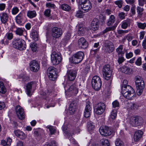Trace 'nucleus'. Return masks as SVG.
<instances>
[{
    "mask_svg": "<svg viewBox=\"0 0 146 146\" xmlns=\"http://www.w3.org/2000/svg\"><path fill=\"white\" fill-rule=\"evenodd\" d=\"M34 84L33 82H31L27 84L26 86V91L28 95L30 96L32 86Z\"/></svg>",
    "mask_w": 146,
    "mask_h": 146,
    "instance_id": "obj_28",
    "label": "nucleus"
},
{
    "mask_svg": "<svg viewBox=\"0 0 146 146\" xmlns=\"http://www.w3.org/2000/svg\"><path fill=\"white\" fill-rule=\"evenodd\" d=\"M115 16L113 15H111L107 23V25L108 26L111 25L115 22Z\"/></svg>",
    "mask_w": 146,
    "mask_h": 146,
    "instance_id": "obj_30",
    "label": "nucleus"
},
{
    "mask_svg": "<svg viewBox=\"0 0 146 146\" xmlns=\"http://www.w3.org/2000/svg\"><path fill=\"white\" fill-rule=\"evenodd\" d=\"M51 102H52V100H51ZM49 104V105H47L46 106V108H49V107H54L55 106V103L53 101L52 102V103H49V102H47Z\"/></svg>",
    "mask_w": 146,
    "mask_h": 146,
    "instance_id": "obj_59",
    "label": "nucleus"
},
{
    "mask_svg": "<svg viewBox=\"0 0 146 146\" xmlns=\"http://www.w3.org/2000/svg\"><path fill=\"white\" fill-rule=\"evenodd\" d=\"M112 105L113 108L117 107L119 106V103L117 100H115L112 102Z\"/></svg>",
    "mask_w": 146,
    "mask_h": 146,
    "instance_id": "obj_50",
    "label": "nucleus"
},
{
    "mask_svg": "<svg viewBox=\"0 0 146 146\" xmlns=\"http://www.w3.org/2000/svg\"><path fill=\"white\" fill-rule=\"evenodd\" d=\"M77 104V101L76 100L73 101L70 103L69 109V111L70 114H72L75 112Z\"/></svg>",
    "mask_w": 146,
    "mask_h": 146,
    "instance_id": "obj_20",
    "label": "nucleus"
},
{
    "mask_svg": "<svg viewBox=\"0 0 146 146\" xmlns=\"http://www.w3.org/2000/svg\"><path fill=\"white\" fill-rule=\"evenodd\" d=\"M31 35L33 40L35 41H37L38 39V35L37 32L33 31L32 32Z\"/></svg>",
    "mask_w": 146,
    "mask_h": 146,
    "instance_id": "obj_41",
    "label": "nucleus"
},
{
    "mask_svg": "<svg viewBox=\"0 0 146 146\" xmlns=\"http://www.w3.org/2000/svg\"><path fill=\"white\" fill-rule=\"evenodd\" d=\"M46 127L49 129L51 135H53L54 134L55 132V129L53 126H47Z\"/></svg>",
    "mask_w": 146,
    "mask_h": 146,
    "instance_id": "obj_45",
    "label": "nucleus"
},
{
    "mask_svg": "<svg viewBox=\"0 0 146 146\" xmlns=\"http://www.w3.org/2000/svg\"><path fill=\"white\" fill-rule=\"evenodd\" d=\"M76 17L78 18H82V13L81 11H78L76 13Z\"/></svg>",
    "mask_w": 146,
    "mask_h": 146,
    "instance_id": "obj_56",
    "label": "nucleus"
},
{
    "mask_svg": "<svg viewBox=\"0 0 146 146\" xmlns=\"http://www.w3.org/2000/svg\"><path fill=\"white\" fill-rule=\"evenodd\" d=\"M137 125L139 126L141 125L143 123V118L141 117L138 116L134 117Z\"/></svg>",
    "mask_w": 146,
    "mask_h": 146,
    "instance_id": "obj_27",
    "label": "nucleus"
},
{
    "mask_svg": "<svg viewBox=\"0 0 146 146\" xmlns=\"http://www.w3.org/2000/svg\"><path fill=\"white\" fill-rule=\"evenodd\" d=\"M12 44L13 47L20 50H24L26 48L25 41L21 39H14Z\"/></svg>",
    "mask_w": 146,
    "mask_h": 146,
    "instance_id": "obj_3",
    "label": "nucleus"
},
{
    "mask_svg": "<svg viewBox=\"0 0 146 146\" xmlns=\"http://www.w3.org/2000/svg\"><path fill=\"white\" fill-rule=\"evenodd\" d=\"M14 133L16 136L22 140L25 139L27 137V135L19 129L14 130Z\"/></svg>",
    "mask_w": 146,
    "mask_h": 146,
    "instance_id": "obj_18",
    "label": "nucleus"
},
{
    "mask_svg": "<svg viewBox=\"0 0 146 146\" xmlns=\"http://www.w3.org/2000/svg\"><path fill=\"white\" fill-rule=\"evenodd\" d=\"M129 22L128 21L125 20L123 21L122 23L121 27L123 29H126L128 27Z\"/></svg>",
    "mask_w": 146,
    "mask_h": 146,
    "instance_id": "obj_44",
    "label": "nucleus"
},
{
    "mask_svg": "<svg viewBox=\"0 0 146 146\" xmlns=\"http://www.w3.org/2000/svg\"><path fill=\"white\" fill-rule=\"evenodd\" d=\"M62 60L61 54L57 53L55 51H53L51 55V60L52 63L54 65L59 64Z\"/></svg>",
    "mask_w": 146,
    "mask_h": 146,
    "instance_id": "obj_5",
    "label": "nucleus"
},
{
    "mask_svg": "<svg viewBox=\"0 0 146 146\" xmlns=\"http://www.w3.org/2000/svg\"><path fill=\"white\" fill-rule=\"evenodd\" d=\"M92 87L96 90H98L102 86V81L100 78L98 76H95L92 78Z\"/></svg>",
    "mask_w": 146,
    "mask_h": 146,
    "instance_id": "obj_4",
    "label": "nucleus"
},
{
    "mask_svg": "<svg viewBox=\"0 0 146 146\" xmlns=\"http://www.w3.org/2000/svg\"><path fill=\"white\" fill-rule=\"evenodd\" d=\"M30 68L31 70L34 72H36L39 69V66L38 63L36 61H32L30 63Z\"/></svg>",
    "mask_w": 146,
    "mask_h": 146,
    "instance_id": "obj_19",
    "label": "nucleus"
},
{
    "mask_svg": "<svg viewBox=\"0 0 146 146\" xmlns=\"http://www.w3.org/2000/svg\"><path fill=\"white\" fill-rule=\"evenodd\" d=\"M129 123L130 125L133 127L137 126L134 117L131 118L130 120Z\"/></svg>",
    "mask_w": 146,
    "mask_h": 146,
    "instance_id": "obj_42",
    "label": "nucleus"
},
{
    "mask_svg": "<svg viewBox=\"0 0 146 146\" xmlns=\"http://www.w3.org/2000/svg\"><path fill=\"white\" fill-rule=\"evenodd\" d=\"M144 9L143 8L138 6L137 8V13L138 17L140 18L143 14Z\"/></svg>",
    "mask_w": 146,
    "mask_h": 146,
    "instance_id": "obj_36",
    "label": "nucleus"
},
{
    "mask_svg": "<svg viewBox=\"0 0 146 146\" xmlns=\"http://www.w3.org/2000/svg\"><path fill=\"white\" fill-rule=\"evenodd\" d=\"M145 0H139V5L143 6L144 4Z\"/></svg>",
    "mask_w": 146,
    "mask_h": 146,
    "instance_id": "obj_63",
    "label": "nucleus"
},
{
    "mask_svg": "<svg viewBox=\"0 0 146 146\" xmlns=\"http://www.w3.org/2000/svg\"><path fill=\"white\" fill-rule=\"evenodd\" d=\"M121 90V92L123 96L128 100H132L135 94L134 90L129 86H122Z\"/></svg>",
    "mask_w": 146,
    "mask_h": 146,
    "instance_id": "obj_1",
    "label": "nucleus"
},
{
    "mask_svg": "<svg viewBox=\"0 0 146 146\" xmlns=\"http://www.w3.org/2000/svg\"><path fill=\"white\" fill-rule=\"evenodd\" d=\"M117 110L116 109L112 110L110 115V118L112 119H114L117 116Z\"/></svg>",
    "mask_w": 146,
    "mask_h": 146,
    "instance_id": "obj_40",
    "label": "nucleus"
},
{
    "mask_svg": "<svg viewBox=\"0 0 146 146\" xmlns=\"http://www.w3.org/2000/svg\"><path fill=\"white\" fill-rule=\"evenodd\" d=\"M92 112V108L90 105V102H87L84 113V115L86 118L89 117Z\"/></svg>",
    "mask_w": 146,
    "mask_h": 146,
    "instance_id": "obj_15",
    "label": "nucleus"
},
{
    "mask_svg": "<svg viewBox=\"0 0 146 146\" xmlns=\"http://www.w3.org/2000/svg\"><path fill=\"white\" fill-rule=\"evenodd\" d=\"M16 113L18 117L21 120L23 119L25 117L24 110L20 106H17L15 107Z\"/></svg>",
    "mask_w": 146,
    "mask_h": 146,
    "instance_id": "obj_13",
    "label": "nucleus"
},
{
    "mask_svg": "<svg viewBox=\"0 0 146 146\" xmlns=\"http://www.w3.org/2000/svg\"><path fill=\"white\" fill-rule=\"evenodd\" d=\"M137 25L139 28L142 29H144L146 27V24L145 23H137Z\"/></svg>",
    "mask_w": 146,
    "mask_h": 146,
    "instance_id": "obj_48",
    "label": "nucleus"
},
{
    "mask_svg": "<svg viewBox=\"0 0 146 146\" xmlns=\"http://www.w3.org/2000/svg\"><path fill=\"white\" fill-rule=\"evenodd\" d=\"M104 49L105 52L110 53L114 51V46L113 44L111 42H106L104 44Z\"/></svg>",
    "mask_w": 146,
    "mask_h": 146,
    "instance_id": "obj_14",
    "label": "nucleus"
},
{
    "mask_svg": "<svg viewBox=\"0 0 146 146\" xmlns=\"http://www.w3.org/2000/svg\"><path fill=\"white\" fill-rule=\"evenodd\" d=\"M47 73L48 77L50 80H55L57 78L56 69L53 67H49L47 70Z\"/></svg>",
    "mask_w": 146,
    "mask_h": 146,
    "instance_id": "obj_10",
    "label": "nucleus"
},
{
    "mask_svg": "<svg viewBox=\"0 0 146 146\" xmlns=\"http://www.w3.org/2000/svg\"><path fill=\"white\" fill-rule=\"evenodd\" d=\"M99 21L98 19H94L91 25L92 29L94 31L97 30L99 26Z\"/></svg>",
    "mask_w": 146,
    "mask_h": 146,
    "instance_id": "obj_22",
    "label": "nucleus"
},
{
    "mask_svg": "<svg viewBox=\"0 0 146 146\" xmlns=\"http://www.w3.org/2000/svg\"><path fill=\"white\" fill-rule=\"evenodd\" d=\"M19 9L17 7H15L13 8L12 9V13L13 15H16L17 14L19 11Z\"/></svg>",
    "mask_w": 146,
    "mask_h": 146,
    "instance_id": "obj_51",
    "label": "nucleus"
},
{
    "mask_svg": "<svg viewBox=\"0 0 146 146\" xmlns=\"http://www.w3.org/2000/svg\"><path fill=\"white\" fill-rule=\"evenodd\" d=\"M81 7L82 9L84 11L86 12L88 11L92 8V4L90 1H87L84 5H81Z\"/></svg>",
    "mask_w": 146,
    "mask_h": 146,
    "instance_id": "obj_25",
    "label": "nucleus"
},
{
    "mask_svg": "<svg viewBox=\"0 0 146 146\" xmlns=\"http://www.w3.org/2000/svg\"><path fill=\"white\" fill-rule=\"evenodd\" d=\"M102 146H109V143L108 140L106 139H102L101 141Z\"/></svg>",
    "mask_w": 146,
    "mask_h": 146,
    "instance_id": "obj_39",
    "label": "nucleus"
},
{
    "mask_svg": "<svg viewBox=\"0 0 146 146\" xmlns=\"http://www.w3.org/2000/svg\"><path fill=\"white\" fill-rule=\"evenodd\" d=\"M8 16L7 14L5 13H3L1 14L0 16L1 20L3 23H5L8 21Z\"/></svg>",
    "mask_w": 146,
    "mask_h": 146,
    "instance_id": "obj_26",
    "label": "nucleus"
},
{
    "mask_svg": "<svg viewBox=\"0 0 146 146\" xmlns=\"http://www.w3.org/2000/svg\"><path fill=\"white\" fill-rule=\"evenodd\" d=\"M134 80L137 88V93L138 95L140 96L145 87L144 82L142 78L139 76H135Z\"/></svg>",
    "mask_w": 146,
    "mask_h": 146,
    "instance_id": "obj_2",
    "label": "nucleus"
},
{
    "mask_svg": "<svg viewBox=\"0 0 146 146\" xmlns=\"http://www.w3.org/2000/svg\"><path fill=\"white\" fill-rule=\"evenodd\" d=\"M116 51L118 55H121V56H123L125 52L123 50V46L122 45H120L116 48Z\"/></svg>",
    "mask_w": 146,
    "mask_h": 146,
    "instance_id": "obj_29",
    "label": "nucleus"
},
{
    "mask_svg": "<svg viewBox=\"0 0 146 146\" xmlns=\"http://www.w3.org/2000/svg\"><path fill=\"white\" fill-rule=\"evenodd\" d=\"M78 34L80 36H83L85 34H87L88 30L82 24L79 25L78 26Z\"/></svg>",
    "mask_w": 146,
    "mask_h": 146,
    "instance_id": "obj_16",
    "label": "nucleus"
},
{
    "mask_svg": "<svg viewBox=\"0 0 146 146\" xmlns=\"http://www.w3.org/2000/svg\"><path fill=\"white\" fill-rule=\"evenodd\" d=\"M117 26V24L115 23L114 25L110 27H108L105 29L103 31L104 33H105L110 31H113Z\"/></svg>",
    "mask_w": 146,
    "mask_h": 146,
    "instance_id": "obj_37",
    "label": "nucleus"
},
{
    "mask_svg": "<svg viewBox=\"0 0 146 146\" xmlns=\"http://www.w3.org/2000/svg\"><path fill=\"white\" fill-rule=\"evenodd\" d=\"M50 11L49 9H47L46 10L44 13L45 15L47 17H49L50 15Z\"/></svg>",
    "mask_w": 146,
    "mask_h": 146,
    "instance_id": "obj_55",
    "label": "nucleus"
},
{
    "mask_svg": "<svg viewBox=\"0 0 146 146\" xmlns=\"http://www.w3.org/2000/svg\"><path fill=\"white\" fill-rule=\"evenodd\" d=\"M30 46L33 52H35L36 50V44L35 43H31L30 44Z\"/></svg>",
    "mask_w": 146,
    "mask_h": 146,
    "instance_id": "obj_47",
    "label": "nucleus"
},
{
    "mask_svg": "<svg viewBox=\"0 0 146 146\" xmlns=\"http://www.w3.org/2000/svg\"><path fill=\"white\" fill-rule=\"evenodd\" d=\"M87 127L88 130L89 131L91 132L95 128L94 123L91 121L88 122L87 123Z\"/></svg>",
    "mask_w": 146,
    "mask_h": 146,
    "instance_id": "obj_32",
    "label": "nucleus"
},
{
    "mask_svg": "<svg viewBox=\"0 0 146 146\" xmlns=\"http://www.w3.org/2000/svg\"><path fill=\"white\" fill-rule=\"evenodd\" d=\"M120 71L121 72L125 74H128L129 73L130 69L127 67L123 66L120 68Z\"/></svg>",
    "mask_w": 146,
    "mask_h": 146,
    "instance_id": "obj_33",
    "label": "nucleus"
},
{
    "mask_svg": "<svg viewBox=\"0 0 146 146\" xmlns=\"http://www.w3.org/2000/svg\"><path fill=\"white\" fill-rule=\"evenodd\" d=\"M125 13L123 12L120 13L119 14V18L121 19H124L125 17Z\"/></svg>",
    "mask_w": 146,
    "mask_h": 146,
    "instance_id": "obj_57",
    "label": "nucleus"
},
{
    "mask_svg": "<svg viewBox=\"0 0 146 146\" xmlns=\"http://www.w3.org/2000/svg\"><path fill=\"white\" fill-rule=\"evenodd\" d=\"M5 5L4 3L0 4V10L1 11L3 10L5 8Z\"/></svg>",
    "mask_w": 146,
    "mask_h": 146,
    "instance_id": "obj_61",
    "label": "nucleus"
},
{
    "mask_svg": "<svg viewBox=\"0 0 146 146\" xmlns=\"http://www.w3.org/2000/svg\"><path fill=\"white\" fill-rule=\"evenodd\" d=\"M114 3L119 8H121L122 7L123 2L122 0L117 1H115Z\"/></svg>",
    "mask_w": 146,
    "mask_h": 146,
    "instance_id": "obj_49",
    "label": "nucleus"
},
{
    "mask_svg": "<svg viewBox=\"0 0 146 146\" xmlns=\"http://www.w3.org/2000/svg\"><path fill=\"white\" fill-rule=\"evenodd\" d=\"M24 29L22 28H18L15 31V33L17 35L21 36L23 35Z\"/></svg>",
    "mask_w": 146,
    "mask_h": 146,
    "instance_id": "obj_43",
    "label": "nucleus"
},
{
    "mask_svg": "<svg viewBox=\"0 0 146 146\" xmlns=\"http://www.w3.org/2000/svg\"><path fill=\"white\" fill-rule=\"evenodd\" d=\"M62 34V30L60 28L54 27L52 29V36L54 38H58Z\"/></svg>",
    "mask_w": 146,
    "mask_h": 146,
    "instance_id": "obj_12",
    "label": "nucleus"
},
{
    "mask_svg": "<svg viewBox=\"0 0 146 146\" xmlns=\"http://www.w3.org/2000/svg\"><path fill=\"white\" fill-rule=\"evenodd\" d=\"M102 73L104 78L108 80L110 78L111 74L110 66L108 64L104 65L102 69Z\"/></svg>",
    "mask_w": 146,
    "mask_h": 146,
    "instance_id": "obj_7",
    "label": "nucleus"
},
{
    "mask_svg": "<svg viewBox=\"0 0 146 146\" xmlns=\"http://www.w3.org/2000/svg\"><path fill=\"white\" fill-rule=\"evenodd\" d=\"M99 131L101 135L105 137L111 135L113 133L111 128L106 126L101 127L100 128Z\"/></svg>",
    "mask_w": 146,
    "mask_h": 146,
    "instance_id": "obj_11",
    "label": "nucleus"
},
{
    "mask_svg": "<svg viewBox=\"0 0 146 146\" xmlns=\"http://www.w3.org/2000/svg\"><path fill=\"white\" fill-rule=\"evenodd\" d=\"M126 57L127 58H130L132 57L133 56V54L131 52L129 53H126Z\"/></svg>",
    "mask_w": 146,
    "mask_h": 146,
    "instance_id": "obj_58",
    "label": "nucleus"
},
{
    "mask_svg": "<svg viewBox=\"0 0 146 146\" xmlns=\"http://www.w3.org/2000/svg\"><path fill=\"white\" fill-rule=\"evenodd\" d=\"M106 108L105 104L102 103H100L95 105L94 111L98 115H101L104 112Z\"/></svg>",
    "mask_w": 146,
    "mask_h": 146,
    "instance_id": "obj_9",
    "label": "nucleus"
},
{
    "mask_svg": "<svg viewBox=\"0 0 146 146\" xmlns=\"http://www.w3.org/2000/svg\"><path fill=\"white\" fill-rule=\"evenodd\" d=\"M7 38L9 40L11 39L13 37V34L12 33H7L6 35Z\"/></svg>",
    "mask_w": 146,
    "mask_h": 146,
    "instance_id": "obj_54",
    "label": "nucleus"
},
{
    "mask_svg": "<svg viewBox=\"0 0 146 146\" xmlns=\"http://www.w3.org/2000/svg\"><path fill=\"white\" fill-rule=\"evenodd\" d=\"M142 63L141 58V57H139L135 62V64L137 66H140Z\"/></svg>",
    "mask_w": 146,
    "mask_h": 146,
    "instance_id": "obj_52",
    "label": "nucleus"
},
{
    "mask_svg": "<svg viewBox=\"0 0 146 146\" xmlns=\"http://www.w3.org/2000/svg\"><path fill=\"white\" fill-rule=\"evenodd\" d=\"M84 53L82 51H79L74 54L72 58V62L76 64L80 62L83 59Z\"/></svg>",
    "mask_w": 146,
    "mask_h": 146,
    "instance_id": "obj_8",
    "label": "nucleus"
},
{
    "mask_svg": "<svg viewBox=\"0 0 146 146\" xmlns=\"http://www.w3.org/2000/svg\"><path fill=\"white\" fill-rule=\"evenodd\" d=\"M27 15L28 17L31 18L34 17L36 15V11H28L27 13Z\"/></svg>",
    "mask_w": 146,
    "mask_h": 146,
    "instance_id": "obj_35",
    "label": "nucleus"
},
{
    "mask_svg": "<svg viewBox=\"0 0 146 146\" xmlns=\"http://www.w3.org/2000/svg\"><path fill=\"white\" fill-rule=\"evenodd\" d=\"M88 46V43L84 38H81L78 40V46L79 48L85 49L87 48Z\"/></svg>",
    "mask_w": 146,
    "mask_h": 146,
    "instance_id": "obj_17",
    "label": "nucleus"
},
{
    "mask_svg": "<svg viewBox=\"0 0 146 146\" xmlns=\"http://www.w3.org/2000/svg\"><path fill=\"white\" fill-rule=\"evenodd\" d=\"M23 18V14L21 13H19L16 17L15 20L16 22L19 24L21 23Z\"/></svg>",
    "mask_w": 146,
    "mask_h": 146,
    "instance_id": "obj_31",
    "label": "nucleus"
},
{
    "mask_svg": "<svg viewBox=\"0 0 146 146\" xmlns=\"http://www.w3.org/2000/svg\"><path fill=\"white\" fill-rule=\"evenodd\" d=\"M124 60V59L123 57H119L118 60V62L120 64L123 62Z\"/></svg>",
    "mask_w": 146,
    "mask_h": 146,
    "instance_id": "obj_60",
    "label": "nucleus"
},
{
    "mask_svg": "<svg viewBox=\"0 0 146 146\" xmlns=\"http://www.w3.org/2000/svg\"><path fill=\"white\" fill-rule=\"evenodd\" d=\"M40 95L42 96L43 98H45V100H47V99H48V98L46 97L48 96V93L47 94H46L45 92H44L43 91H42L40 92Z\"/></svg>",
    "mask_w": 146,
    "mask_h": 146,
    "instance_id": "obj_53",
    "label": "nucleus"
},
{
    "mask_svg": "<svg viewBox=\"0 0 146 146\" xmlns=\"http://www.w3.org/2000/svg\"><path fill=\"white\" fill-rule=\"evenodd\" d=\"M7 90L5 88L3 82H0V92L4 94L6 92Z\"/></svg>",
    "mask_w": 146,
    "mask_h": 146,
    "instance_id": "obj_34",
    "label": "nucleus"
},
{
    "mask_svg": "<svg viewBox=\"0 0 146 146\" xmlns=\"http://www.w3.org/2000/svg\"><path fill=\"white\" fill-rule=\"evenodd\" d=\"M68 78L71 81L74 80L76 75V72L75 70H70L67 71Z\"/></svg>",
    "mask_w": 146,
    "mask_h": 146,
    "instance_id": "obj_21",
    "label": "nucleus"
},
{
    "mask_svg": "<svg viewBox=\"0 0 146 146\" xmlns=\"http://www.w3.org/2000/svg\"><path fill=\"white\" fill-rule=\"evenodd\" d=\"M68 86L67 85L64 86L65 90H66V93L68 94H70L72 95H76L78 92V89L75 84L72 85L68 88Z\"/></svg>",
    "mask_w": 146,
    "mask_h": 146,
    "instance_id": "obj_6",
    "label": "nucleus"
},
{
    "mask_svg": "<svg viewBox=\"0 0 146 146\" xmlns=\"http://www.w3.org/2000/svg\"><path fill=\"white\" fill-rule=\"evenodd\" d=\"M143 134V132L140 130L136 131L134 135V139L135 141H139L141 137Z\"/></svg>",
    "mask_w": 146,
    "mask_h": 146,
    "instance_id": "obj_24",
    "label": "nucleus"
},
{
    "mask_svg": "<svg viewBox=\"0 0 146 146\" xmlns=\"http://www.w3.org/2000/svg\"><path fill=\"white\" fill-rule=\"evenodd\" d=\"M2 145L4 146H9L6 140H2L1 142Z\"/></svg>",
    "mask_w": 146,
    "mask_h": 146,
    "instance_id": "obj_64",
    "label": "nucleus"
},
{
    "mask_svg": "<svg viewBox=\"0 0 146 146\" xmlns=\"http://www.w3.org/2000/svg\"><path fill=\"white\" fill-rule=\"evenodd\" d=\"M61 9L64 11H68L70 10V7L68 5L64 4L61 5Z\"/></svg>",
    "mask_w": 146,
    "mask_h": 146,
    "instance_id": "obj_38",
    "label": "nucleus"
},
{
    "mask_svg": "<svg viewBox=\"0 0 146 146\" xmlns=\"http://www.w3.org/2000/svg\"><path fill=\"white\" fill-rule=\"evenodd\" d=\"M126 106L127 110L129 111H131L137 109L138 106L135 103L130 102L127 104Z\"/></svg>",
    "mask_w": 146,
    "mask_h": 146,
    "instance_id": "obj_23",
    "label": "nucleus"
},
{
    "mask_svg": "<svg viewBox=\"0 0 146 146\" xmlns=\"http://www.w3.org/2000/svg\"><path fill=\"white\" fill-rule=\"evenodd\" d=\"M115 143L116 146H123V142L119 139H116Z\"/></svg>",
    "mask_w": 146,
    "mask_h": 146,
    "instance_id": "obj_46",
    "label": "nucleus"
},
{
    "mask_svg": "<svg viewBox=\"0 0 146 146\" xmlns=\"http://www.w3.org/2000/svg\"><path fill=\"white\" fill-rule=\"evenodd\" d=\"M71 36V33H68L66 35L65 37V39L66 40H69Z\"/></svg>",
    "mask_w": 146,
    "mask_h": 146,
    "instance_id": "obj_62",
    "label": "nucleus"
}]
</instances>
